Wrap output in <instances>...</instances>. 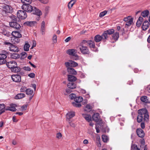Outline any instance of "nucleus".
I'll list each match as a JSON object with an SVG mask.
<instances>
[{"label": "nucleus", "mask_w": 150, "mask_h": 150, "mask_svg": "<svg viewBox=\"0 0 150 150\" xmlns=\"http://www.w3.org/2000/svg\"><path fill=\"white\" fill-rule=\"evenodd\" d=\"M10 18L12 20L11 22H17L19 20V18H17L16 16L12 15L10 16Z\"/></svg>", "instance_id": "obj_41"}, {"label": "nucleus", "mask_w": 150, "mask_h": 150, "mask_svg": "<svg viewBox=\"0 0 150 150\" xmlns=\"http://www.w3.org/2000/svg\"><path fill=\"white\" fill-rule=\"evenodd\" d=\"M57 36L55 35H53V38H52L53 41L54 43H55L57 42Z\"/></svg>", "instance_id": "obj_54"}, {"label": "nucleus", "mask_w": 150, "mask_h": 150, "mask_svg": "<svg viewBox=\"0 0 150 150\" xmlns=\"http://www.w3.org/2000/svg\"><path fill=\"white\" fill-rule=\"evenodd\" d=\"M72 104L73 106L79 108L81 106L80 103L78 102H73L72 103Z\"/></svg>", "instance_id": "obj_42"}, {"label": "nucleus", "mask_w": 150, "mask_h": 150, "mask_svg": "<svg viewBox=\"0 0 150 150\" xmlns=\"http://www.w3.org/2000/svg\"><path fill=\"white\" fill-rule=\"evenodd\" d=\"M133 18H131L128 21L126 22L125 24V27H128L132 25L133 23Z\"/></svg>", "instance_id": "obj_40"}, {"label": "nucleus", "mask_w": 150, "mask_h": 150, "mask_svg": "<svg viewBox=\"0 0 150 150\" xmlns=\"http://www.w3.org/2000/svg\"><path fill=\"white\" fill-rule=\"evenodd\" d=\"M5 110L12 111H15L16 110V109L14 107L7 106Z\"/></svg>", "instance_id": "obj_35"}, {"label": "nucleus", "mask_w": 150, "mask_h": 150, "mask_svg": "<svg viewBox=\"0 0 150 150\" xmlns=\"http://www.w3.org/2000/svg\"><path fill=\"white\" fill-rule=\"evenodd\" d=\"M140 149L138 148L137 145L135 144H133L132 145L131 150H139Z\"/></svg>", "instance_id": "obj_47"}, {"label": "nucleus", "mask_w": 150, "mask_h": 150, "mask_svg": "<svg viewBox=\"0 0 150 150\" xmlns=\"http://www.w3.org/2000/svg\"><path fill=\"white\" fill-rule=\"evenodd\" d=\"M11 70L12 72L18 73L21 71V69L19 67L17 66V64L16 65V66L13 67Z\"/></svg>", "instance_id": "obj_20"}, {"label": "nucleus", "mask_w": 150, "mask_h": 150, "mask_svg": "<svg viewBox=\"0 0 150 150\" xmlns=\"http://www.w3.org/2000/svg\"><path fill=\"white\" fill-rule=\"evenodd\" d=\"M67 70L69 74L76 75L77 74L76 71L72 68L68 67Z\"/></svg>", "instance_id": "obj_24"}, {"label": "nucleus", "mask_w": 150, "mask_h": 150, "mask_svg": "<svg viewBox=\"0 0 150 150\" xmlns=\"http://www.w3.org/2000/svg\"><path fill=\"white\" fill-rule=\"evenodd\" d=\"M107 13V11H104L103 12H101L99 15V16L100 18H102Z\"/></svg>", "instance_id": "obj_48"}, {"label": "nucleus", "mask_w": 150, "mask_h": 150, "mask_svg": "<svg viewBox=\"0 0 150 150\" xmlns=\"http://www.w3.org/2000/svg\"><path fill=\"white\" fill-rule=\"evenodd\" d=\"M9 25L11 27L16 29H18L21 27L20 25L17 22H10Z\"/></svg>", "instance_id": "obj_12"}, {"label": "nucleus", "mask_w": 150, "mask_h": 150, "mask_svg": "<svg viewBox=\"0 0 150 150\" xmlns=\"http://www.w3.org/2000/svg\"><path fill=\"white\" fill-rule=\"evenodd\" d=\"M3 33V34L4 35L8 37H9L11 35V33L6 30H5V31H4Z\"/></svg>", "instance_id": "obj_44"}, {"label": "nucleus", "mask_w": 150, "mask_h": 150, "mask_svg": "<svg viewBox=\"0 0 150 150\" xmlns=\"http://www.w3.org/2000/svg\"><path fill=\"white\" fill-rule=\"evenodd\" d=\"M32 12L33 14L37 16V17L36 18V20L37 21H39L40 19V16L42 14L41 11L36 7H33Z\"/></svg>", "instance_id": "obj_4"}, {"label": "nucleus", "mask_w": 150, "mask_h": 150, "mask_svg": "<svg viewBox=\"0 0 150 150\" xmlns=\"http://www.w3.org/2000/svg\"><path fill=\"white\" fill-rule=\"evenodd\" d=\"M69 97L71 99L74 100L76 98V96L75 94L71 93Z\"/></svg>", "instance_id": "obj_55"}, {"label": "nucleus", "mask_w": 150, "mask_h": 150, "mask_svg": "<svg viewBox=\"0 0 150 150\" xmlns=\"http://www.w3.org/2000/svg\"><path fill=\"white\" fill-rule=\"evenodd\" d=\"M40 2L44 4H47L49 2V0H40Z\"/></svg>", "instance_id": "obj_61"}, {"label": "nucleus", "mask_w": 150, "mask_h": 150, "mask_svg": "<svg viewBox=\"0 0 150 150\" xmlns=\"http://www.w3.org/2000/svg\"><path fill=\"white\" fill-rule=\"evenodd\" d=\"M5 105L3 104H0V115L5 112Z\"/></svg>", "instance_id": "obj_32"}, {"label": "nucleus", "mask_w": 150, "mask_h": 150, "mask_svg": "<svg viewBox=\"0 0 150 150\" xmlns=\"http://www.w3.org/2000/svg\"><path fill=\"white\" fill-rule=\"evenodd\" d=\"M149 11L148 10H146L142 11L141 13V15L144 17H145L148 16Z\"/></svg>", "instance_id": "obj_36"}, {"label": "nucleus", "mask_w": 150, "mask_h": 150, "mask_svg": "<svg viewBox=\"0 0 150 150\" xmlns=\"http://www.w3.org/2000/svg\"><path fill=\"white\" fill-rule=\"evenodd\" d=\"M19 57L20 55L19 54L15 53L11 54L10 56V57L11 58L15 59L19 58Z\"/></svg>", "instance_id": "obj_38"}, {"label": "nucleus", "mask_w": 150, "mask_h": 150, "mask_svg": "<svg viewBox=\"0 0 150 150\" xmlns=\"http://www.w3.org/2000/svg\"><path fill=\"white\" fill-rule=\"evenodd\" d=\"M11 35L12 36V37L16 38H21L22 37L21 34L17 31H13L11 33Z\"/></svg>", "instance_id": "obj_21"}, {"label": "nucleus", "mask_w": 150, "mask_h": 150, "mask_svg": "<svg viewBox=\"0 0 150 150\" xmlns=\"http://www.w3.org/2000/svg\"><path fill=\"white\" fill-rule=\"evenodd\" d=\"M83 98L79 96L76 97L75 99H74V101L75 102H78L80 103L81 102L83 101Z\"/></svg>", "instance_id": "obj_43"}, {"label": "nucleus", "mask_w": 150, "mask_h": 150, "mask_svg": "<svg viewBox=\"0 0 150 150\" xmlns=\"http://www.w3.org/2000/svg\"><path fill=\"white\" fill-rule=\"evenodd\" d=\"M40 31L42 35H44L45 34V22L44 21H42V22Z\"/></svg>", "instance_id": "obj_22"}, {"label": "nucleus", "mask_w": 150, "mask_h": 150, "mask_svg": "<svg viewBox=\"0 0 150 150\" xmlns=\"http://www.w3.org/2000/svg\"><path fill=\"white\" fill-rule=\"evenodd\" d=\"M13 11V8L10 6L6 4H4L3 6L2 13L3 14L4 13H11Z\"/></svg>", "instance_id": "obj_5"}, {"label": "nucleus", "mask_w": 150, "mask_h": 150, "mask_svg": "<svg viewBox=\"0 0 150 150\" xmlns=\"http://www.w3.org/2000/svg\"><path fill=\"white\" fill-rule=\"evenodd\" d=\"M75 115L74 112L71 111L68 112L66 115V117L67 119H70Z\"/></svg>", "instance_id": "obj_27"}, {"label": "nucleus", "mask_w": 150, "mask_h": 150, "mask_svg": "<svg viewBox=\"0 0 150 150\" xmlns=\"http://www.w3.org/2000/svg\"><path fill=\"white\" fill-rule=\"evenodd\" d=\"M150 25L149 22L147 21H145L143 23L142 27V30H146L149 28Z\"/></svg>", "instance_id": "obj_17"}, {"label": "nucleus", "mask_w": 150, "mask_h": 150, "mask_svg": "<svg viewBox=\"0 0 150 150\" xmlns=\"http://www.w3.org/2000/svg\"><path fill=\"white\" fill-rule=\"evenodd\" d=\"M16 38L14 37H11V41L13 44L18 43L20 41L19 38Z\"/></svg>", "instance_id": "obj_25"}, {"label": "nucleus", "mask_w": 150, "mask_h": 150, "mask_svg": "<svg viewBox=\"0 0 150 150\" xmlns=\"http://www.w3.org/2000/svg\"><path fill=\"white\" fill-rule=\"evenodd\" d=\"M67 86L68 88L72 89L75 88L76 87V84L72 82L69 83L67 84Z\"/></svg>", "instance_id": "obj_31"}, {"label": "nucleus", "mask_w": 150, "mask_h": 150, "mask_svg": "<svg viewBox=\"0 0 150 150\" xmlns=\"http://www.w3.org/2000/svg\"><path fill=\"white\" fill-rule=\"evenodd\" d=\"M30 4H24L22 6V9L25 11L30 13L32 11L33 7Z\"/></svg>", "instance_id": "obj_7"}, {"label": "nucleus", "mask_w": 150, "mask_h": 150, "mask_svg": "<svg viewBox=\"0 0 150 150\" xmlns=\"http://www.w3.org/2000/svg\"><path fill=\"white\" fill-rule=\"evenodd\" d=\"M62 137V135L61 133H58L56 135V137L58 139H60Z\"/></svg>", "instance_id": "obj_58"}, {"label": "nucleus", "mask_w": 150, "mask_h": 150, "mask_svg": "<svg viewBox=\"0 0 150 150\" xmlns=\"http://www.w3.org/2000/svg\"><path fill=\"white\" fill-rule=\"evenodd\" d=\"M24 69L27 71H30L31 70V69L28 67H24Z\"/></svg>", "instance_id": "obj_62"}, {"label": "nucleus", "mask_w": 150, "mask_h": 150, "mask_svg": "<svg viewBox=\"0 0 150 150\" xmlns=\"http://www.w3.org/2000/svg\"><path fill=\"white\" fill-rule=\"evenodd\" d=\"M102 139L103 141L105 142H107L108 139L107 137L105 135H103L102 136Z\"/></svg>", "instance_id": "obj_49"}, {"label": "nucleus", "mask_w": 150, "mask_h": 150, "mask_svg": "<svg viewBox=\"0 0 150 150\" xmlns=\"http://www.w3.org/2000/svg\"><path fill=\"white\" fill-rule=\"evenodd\" d=\"M21 59H24L27 56V54L25 52H23L21 54Z\"/></svg>", "instance_id": "obj_50"}, {"label": "nucleus", "mask_w": 150, "mask_h": 150, "mask_svg": "<svg viewBox=\"0 0 150 150\" xmlns=\"http://www.w3.org/2000/svg\"><path fill=\"white\" fill-rule=\"evenodd\" d=\"M9 49L10 51L15 52H17L19 51V50L17 46L13 44L10 45L9 47Z\"/></svg>", "instance_id": "obj_19"}, {"label": "nucleus", "mask_w": 150, "mask_h": 150, "mask_svg": "<svg viewBox=\"0 0 150 150\" xmlns=\"http://www.w3.org/2000/svg\"><path fill=\"white\" fill-rule=\"evenodd\" d=\"M76 0H71L69 3L68 4V7L69 9L71 8L73 5L75 3Z\"/></svg>", "instance_id": "obj_34"}, {"label": "nucleus", "mask_w": 150, "mask_h": 150, "mask_svg": "<svg viewBox=\"0 0 150 150\" xmlns=\"http://www.w3.org/2000/svg\"><path fill=\"white\" fill-rule=\"evenodd\" d=\"M8 53L5 51H2L0 53V64L1 65L4 64L6 62V59L8 55Z\"/></svg>", "instance_id": "obj_2"}, {"label": "nucleus", "mask_w": 150, "mask_h": 150, "mask_svg": "<svg viewBox=\"0 0 150 150\" xmlns=\"http://www.w3.org/2000/svg\"><path fill=\"white\" fill-rule=\"evenodd\" d=\"M30 47L29 44L28 43H26L24 45V49L25 51H28L29 50V48Z\"/></svg>", "instance_id": "obj_45"}, {"label": "nucleus", "mask_w": 150, "mask_h": 150, "mask_svg": "<svg viewBox=\"0 0 150 150\" xmlns=\"http://www.w3.org/2000/svg\"><path fill=\"white\" fill-rule=\"evenodd\" d=\"M77 50L74 49H69L67 51V53L69 55L74 56V59L75 60L79 59V57L77 54Z\"/></svg>", "instance_id": "obj_6"}, {"label": "nucleus", "mask_w": 150, "mask_h": 150, "mask_svg": "<svg viewBox=\"0 0 150 150\" xmlns=\"http://www.w3.org/2000/svg\"><path fill=\"white\" fill-rule=\"evenodd\" d=\"M82 115L85 120L88 122L91 120V117L90 115L82 114Z\"/></svg>", "instance_id": "obj_26"}, {"label": "nucleus", "mask_w": 150, "mask_h": 150, "mask_svg": "<svg viewBox=\"0 0 150 150\" xmlns=\"http://www.w3.org/2000/svg\"><path fill=\"white\" fill-rule=\"evenodd\" d=\"M84 44L82 42L79 46V48L83 54H88L90 53L89 50L87 47L83 45Z\"/></svg>", "instance_id": "obj_3"}, {"label": "nucleus", "mask_w": 150, "mask_h": 150, "mask_svg": "<svg viewBox=\"0 0 150 150\" xmlns=\"http://www.w3.org/2000/svg\"><path fill=\"white\" fill-rule=\"evenodd\" d=\"M65 65L67 68L69 67L70 66V60L69 62H66L65 63Z\"/></svg>", "instance_id": "obj_59"}, {"label": "nucleus", "mask_w": 150, "mask_h": 150, "mask_svg": "<svg viewBox=\"0 0 150 150\" xmlns=\"http://www.w3.org/2000/svg\"><path fill=\"white\" fill-rule=\"evenodd\" d=\"M138 136L140 137L143 138L144 136V131L140 128L136 130Z\"/></svg>", "instance_id": "obj_16"}, {"label": "nucleus", "mask_w": 150, "mask_h": 150, "mask_svg": "<svg viewBox=\"0 0 150 150\" xmlns=\"http://www.w3.org/2000/svg\"><path fill=\"white\" fill-rule=\"evenodd\" d=\"M37 24V22L35 21H26L24 23L25 25L31 27L35 26Z\"/></svg>", "instance_id": "obj_18"}, {"label": "nucleus", "mask_w": 150, "mask_h": 150, "mask_svg": "<svg viewBox=\"0 0 150 150\" xmlns=\"http://www.w3.org/2000/svg\"><path fill=\"white\" fill-rule=\"evenodd\" d=\"M72 89L68 87L66 89V92L68 93H70L72 91Z\"/></svg>", "instance_id": "obj_56"}, {"label": "nucleus", "mask_w": 150, "mask_h": 150, "mask_svg": "<svg viewBox=\"0 0 150 150\" xmlns=\"http://www.w3.org/2000/svg\"><path fill=\"white\" fill-rule=\"evenodd\" d=\"M21 1L23 3L25 4L26 2H28V4H30L32 1V0H21Z\"/></svg>", "instance_id": "obj_53"}, {"label": "nucleus", "mask_w": 150, "mask_h": 150, "mask_svg": "<svg viewBox=\"0 0 150 150\" xmlns=\"http://www.w3.org/2000/svg\"><path fill=\"white\" fill-rule=\"evenodd\" d=\"M106 39L105 38V37L103 36V33L101 35H97L94 38V40L96 42H98L101 41H102L103 42H105L106 41Z\"/></svg>", "instance_id": "obj_8"}, {"label": "nucleus", "mask_w": 150, "mask_h": 150, "mask_svg": "<svg viewBox=\"0 0 150 150\" xmlns=\"http://www.w3.org/2000/svg\"><path fill=\"white\" fill-rule=\"evenodd\" d=\"M143 20V18L142 17L140 16L139 17L136 24V25L137 27L140 26Z\"/></svg>", "instance_id": "obj_29"}, {"label": "nucleus", "mask_w": 150, "mask_h": 150, "mask_svg": "<svg viewBox=\"0 0 150 150\" xmlns=\"http://www.w3.org/2000/svg\"><path fill=\"white\" fill-rule=\"evenodd\" d=\"M131 18H133L131 17L130 16H129L127 17H125L124 18V21L125 22H127L129 21V19H130Z\"/></svg>", "instance_id": "obj_52"}, {"label": "nucleus", "mask_w": 150, "mask_h": 150, "mask_svg": "<svg viewBox=\"0 0 150 150\" xmlns=\"http://www.w3.org/2000/svg\"><path fill=\"white\" fill-rule=\"evenodd\" d=\"M25 94L24 93H19L17 94L15 97V98L16 99H20L23 98L25 96Z\"/></svg>", "instance_id": "obj_33"}, {"label": "nucleus", "mask_w": 150, "mask_h": 150, "mask_svg": "<svg viewBox=\"0 0 150 150\" xmlns=\"http://www.w3.org/2000/svg\"><path fill=\"white\" fill-rule=\"evenodd\" d=\"M83 43H86L88 45L89 47L91 48H94L95 47V45L94 41L91 40H83L82 41Z\"/></svg>", "instance_id": "obj_10"}, {"label": "nucleus", "mask_w": 150, "mask_h": 150, "mask_svg": "<svg viewBox=\"0 0 150 150\" xmlns=\"http://www.w3.org/2000/svg\"><path fill=\"white\" fill-rule=\"evenodd\" d=\"M115 30L113 29H111L105 31L103 33V36L105 37V38L107 40L108 38V35H110L113 34Z\"/></svg>", "instance_id": "obj_11"}, {"label": "nucleus", "mask_w": 150, "mask_h": 150, "mask_svg": "<svg viewBox=\"0 0 150 150\" xmlns=\"http://www.w3.org/2000/svg\"><path fill=\"white\" fill-rule=\"evenodd\" d=\"M78 65V64L76 62L72 61L70 60V67H76Z\"/></svg>", "instance_id": "obj_46"}, {"label": "nucleus", "mask_w": 150, "mask_h": 150, "mask_svg": "<svg viewBox=\"0 0 150 150\" xmlns=\"http://www.w3.org/2000/svg\"><path fill=\"white\" fill-rule=\"evenodd\" d=\"M33 91L30 88H28L26 91V93L28 95H32L33 94Z\"/></svg>", "instance_id": "obj_39"}, {"label": "nucleus", "mask_w": 150, "mask_h": 150, "mask_svg": "<svg viewBox=\"0 0 150 150\" xmlns=\"http://www.w3.org/2000/svg\"><path fill=\"white\" fill-rule=\"evenodd\" d=\"M68 79L69 81L72 82L76 81V77L71 75H68Z\"/></svg>", "instance_id": "obj_28"}, {"label": "nucleus", "mask_w": 150, "mask_h": 150, "mask_svg": "<svg viewBox=\"0 0 150 150\" xmlns=\"http://www.w3.org/2000/svg\"><path fill=\"white\" fill-rule=\"evenodd\" d=\"M71 39V37H68L65 40V41L66 42H68Z\"/></svg>", "instance_id": "obj_64"}, {"label": "nucleus", "mask_w": 150, "mask_h": 150, "mask_svg": "<svg viewBox=\"0 0 150 150\" xmlns=\"http://www.w3.org/2000/svg\"><path fill=\"white\" fill-rule=\"evenodd\" d=\"M141 100L144 103H149L150 102L147 98V97L146 96H143L140 98Z\"/></svg>", "instance_id": "obj_30"}, {"label": "nucleus", "mask_w": 150, "mask_h": 150, "mask_svg": "<svg viewBox=\"0 0 150 150\" xmlns=\"http://www.w3.org/2000/svg\"><path fill=\"white\" fill-rule=\"evenodd\" d=\"M28 76L31 78H33L35 76V74L33 73H30L28 74Z\"/></svg>", "instance_id": "obj_60"}, {"label": "nucleus", "mask_w": 150, "mask_h": 150, "mask_svg": "<svg viewBox=\"0 0 150 150\" xmlns=\"http://www.w3.org/2000/svg\"><path fill=\"white\" fill-rule=\"evenodd\" d=\"M112 36L111 42L114 43L117 41L119 37V33L116 32L113 34Z\"/></svg>", "instance_id": "obj_13"}, {"label": "nucleus", "mask_w": 150, "mask_h": 150, "mask_svg": "<svg viewBox=\"0 0 150 150\" xmlns=\"http://www.w3.org/2000/svg\"><path fill=\"white\" fill-rule=\"evenodd\" d=\"M92 106L90 104H88L86 105L85 108L84 110L87 112H90L91 110Z\"/></svg>", "instance_id": "obj_37"}, {"label": "nucleus", "mask_w": 150, "mask_h": 150, "mask_svg": "<svg viewBox=\"0 0 150 150\" xmlns=\"http://www.w3.org/2000/svg\"><path fill=\"white\" fill-rule=\"evenodd\" d=\"M138 115L137 117V121L139 123L141 122L143 119L144 121L148 122L149 120V114L147 110L144 108L138 111Z\"/></svg>", "instance_id": "obj_1"}, {"label": "nucleus", "mask_w": 150, "mask_h": 150, "mask_svg": "<svg viewBox=\"0 0 150 150\" xmlns=\"http://www.w3.org/2000/svg\"><path fill=\"white\" fill-rule=\"evenodd\" d=\"M28 105H23L22 106L21 108L22 110H25L27 108Z\"/></svg>", "instance_id": "obj_57"}, {"label": "nucleus", "mask_w": 150, "mask_h": 150, "mask_svg": "<svg viewBox=\"0 0 150 150\" xmlns=\"http://www.w3.org/2000/svg\"><path fill=\"white\" fill-rule=\"evenodd\" d=\"M141 127L142 129H144L145 128V124L144 122H142L141 124Z\"/></svg>", "instance_id": "obj_63"}, {"label": "nucleus", "mask_w": 150, "mask_h": 150, "mask_svg": "<svg viewBox=\"0 0 150 150\" xmlns=\"http://www.w3.org/2000/svg\"><path fill=\"white\" fill-rule=\"evenodd\" d=\"M17 15L18 18H21L22 19H25L27 16L26 12L24 10H20L18 11L17 13Z\"/></svg>", "instance_id": "obj_9"}, {"label": "nucleus", "mask_w": 150, "mask_h": 150, "mask_svg": "<svg viewBox=\"0 0 150 150\" xmlns=\"http://www.w3.org/2000/svg\"><path fill=\"white\" fill-rule=\"evenodd\" d=\"M26 87L25 86H22L20 89V91L21 92H26Z\"/></svg>", "instance_id": "obj_51"}, {"label": "nucleus", "mask_w": 150, "mask_h": 150, "mask_svg": "<svg viewBox=\"0 0 150 150\" xmlns=\"http://www.w3.org/2000/svg\"><path fill=\"white\" fill-rule=\"evenodd\" d=\"M11 78L13 81L16 82H20L21 81V76L18 75H13Z\"/></svg>", "instance_id": "obj_15"}, {"label": "nucleus", "mask_w": 150, "mask_h": 150, "mask_svg": "<svg viewBox=\"0 0 150 150\" xmlns=\"http://www.w3.org/2000/svg\"><path fill=\"white\" fill-rule=\"evenodd\" d=\"M99 114L98 113H94L92 116L93 120L95 121H98L99 120Z\"/></svg>", "instance_id": "obj_23"}, {"label": "nucleus", "mask_w": 150, "mask_h": 150, "mask_svg": "<svg viewBox=\"0 0 150 150\" xmlns=\"http://www.w3.org/2000/svg\"><path fill=\"white\" fill-rule=\"evenodd\" d=\"M17 64L16 62L14 61H11L6 63V65L7 67L11 70L12 68L16 66V65Z\"/></svg>", "instance_id": "obj_14"}]
</instances>
